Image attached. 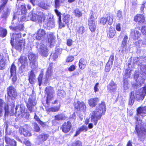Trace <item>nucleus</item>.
<instances>
[{"label":"nucleus","mask_w":146,"mask_h":146,"mask_svg":"<svg viewBox=\"0 0 146 146\" xmlns=\"http://www.w3.org/2000/svg\"><path fill=\"white\" fill-rule=\"evenodd\" d=\"M10 72L11 75L16 74V67L14 64H12L10 68Z\"/></svg>","instance_id":"49530a36"},{"label":"nucleus","mask_w":146,"mask_h":146,"mask_svg":"<svg viewBox=\"0 0 146 146\" xmlns=\"http://www.w3.org/2000/svg\"><path fill=\"white\" fill-rule=\"evenodd\" d=\"M146 94V87L145 86L141 89L140 92L133 91L130 95L129 104L132 105L133 103L135 98L138 100H143Z\"/></svg>","instance_id":"f03ea898"},{"label":"nucleus","mask_w":146,"mask_h":146,"mask_svg":"<svg viewBox=\"0 0 146 146\" xmlns=\"http://www.w3.org/2000/svg\"><path fill=\"white\" fill-rule=\"evenodd\" d=\"M34 118L36 121L38 122L41 125H42L43 124V122L40 121L39 118H38L36 115V113H35Z\"/></svg>","instance_id":"13d9d810"},{"label":"nucleus","mask_w":146,"mask_h":146,"mask_svg":"<svg viewBox=\"0 0 146 146\" xmlns=\"http://www.w3.org/2000/svg\"><path fill=\"white\" fill-rule=\"evenodd\" d=\"M55 12L56 13V15L58 17V19L59 21V27L60 28L64 27L65 26V25L64 24L60 22V19H61V13L59 12L57 10L55 9Z\"/></svg>","instance_id":"473e14b6"},{"label":"nucleus","mask_w":146,"mask_h":146,"mask_svg":"<svg viewBox=\"0 0 146 146\" xmlns=\"http://www.w3.org/2000/svg\"><path fill=\"white\" fill-rule=\"evenodd\" d=\"M124 90L126 92L129 87V85L128 84V82L127 81H125L123 84Z\"/></svg>","instance_id":"de8ad7c7"},{"label":"nucleus","mask_w":146,"mask_h":146,"mask_svg":"<svg viewBox=\"0 0 146 146\" xmlns=\"http://www.w3.org/2000/svg\"><path fill=\"white\" fill-rule=\"evenodd\" d=\"M8 96L11 100H14L17 96V93L16 90L12 86H10L7 88Z\"/></svg>","instance_id":"6e6552de"},{"label":"nucleus","mask_w":146,"mask_h":146,"mask_svg":"<svg viewBox=\"0 0 146 146\" xmlns=\"http://www.w3.org/2000/svg\"><path fill=\"white\" fill-rule=\"evenodd\" d=\"M71 123L69 121L64 122L62 125L61 129L65 133L69 132L72 127Z\"/></svg>","instance_id":"9b49d317"},{"label":"nucleus","mask_w":146,"mask_h":146,"mask_svg":"<svg viewBox=\"0 0 146 146\" xmlns=\"http://www.w3.org/2000/svg\"><path fill=\"white\" fill-rule=\"evenodd\" d=\"M21 37V34L19 33L18 34L13 33L12 34V36L11 37V43L13 46V42H18L19 38Z\"/></svg>","instance_id":"412c9836"},{"label":"nucleus","mask_w":146,"mask_h":146,"mask_svg":"<svg viewBox=\"0 0 146 146\" xmlns=\"http://www.w3.org/2000/svg\"><path fill=\"white\" fill-rule=\"evenodd\" d=\"M107 21L108 24L109 25H111L113 22V16L112 15L108 14L107 15Z\"/></svg>","instance_id":"2f4dec72"},{"label":"nucleus","mask_w":146,"mask_h":146,"mask_svg":"<svg viewBox=\"0 0 146 146\" xmlns=\"http://www.w3.org/2000/svg\"><path fill=\"white\" fill-rule=\"evenodd\" d=\"M10 11V10L9 9H6V10L4 11V13L1 16V17L6 19L9 15Z\"/></svg>","instance_id":"ea45409f"},{"label":"nucleus","mask_w":146,"mask_h":146,"mask_svg":"<svg viewBox=\"0 0 146 146\" xmlns=\"http://www.w3.org/2000/svg\"><path fill=\"white\" fill-rule=\"evenodd\" d=\"M37 16L38 15L37 14H33L32 13V16L31 20L35 21H37Z\"/></svg>","instance_id":"4d7b16f0"},{"label":"nucleus","mask_w":146,"mask_h":146,"mask_svg":"<svg viewBox=\"0 0 146 146\" xmlns=\"http://www.w3.org/2000/svg\"><path fill=\"white\" fill-rule=\"evenodd\" d=\"M98 101V99L97 98H91L88 100V103L90 106L93 107L96 106Z\"/></svg>","instance_id":"a878e982"},{"label":"nucleus","mask_w":146,"mask_h":146,"mask_svg":"<svg viewBox=\"0 0 146 146\" xmlns=\"http://www.w3.org/2000/svg\"><path fill=\"white\" fill-rule=\"evenodd\" d=\"M36 57V56L35 54L32 53L29 54V58L30 62L35 61Z\"/></svg>","instance_id":"c03bdc74"},{"label":"nucleus","mask_w":146,"mask_h":146,"mask_svg":"<svg viewBox=\"0 0 146 146\" xmlns=\"http://www.w3.org/2000/svg\"><path fill=\"white\" fill-rule=\"evenodd\" d=\"M60 107L59 106L54 107H53L49 108L48 107H46V110L47 112H56L58 111L60 109Z\"/></svg>","instance_id":"f704fd0d"},{"label":"nucleus","mask_w":146,"mask_h":146,"mask_svg":"<svg viewBox=\"0 0 146 146\" xmlns=\"http://www.w3.org/2000/svg\"><path fill=\"white\" fill-rule=\"evenodd\" d=\"M49 137L47 134H42L39 135L37 137V140L40 143L46 141Z\"/></svg>","instance_id":"aec40b11"},{"label":"nucleus","mask_w":146,"mask_h":146,"mask_svg":"<svg viewBox=\"0 0 146 146\" xmlns=\"http://www.w3.org/2000/svg\"><path fill=\"white\" fill-rule=\"evenodd\" d=\"M134 20L141 24L143 23L145 21L144 16L143 14H137L134 17Z\"/></svg>","instance_id":"a211bd4d"},{"label":"nucleus","mask_w":146,"mask_h":146,"mask_svg":"<svg viewBox=\"0 0 146 146\" xmlns=\"http://www.w3.org/2000/svg\"><path fill=\"white\" fill-rule=\"evenodd\" d=\"M15 114L16 115L22 117L25 114V108L20 106H17L15 108Z\"/></svg>","instance_id":"ddd939ff"},{"label":"nucleus","mask_w":146,"mask_h":146,"mask_svg":"<svg viewBox=\"0 0 146 146\" xmlns=\"http://www.w3.org/2000/svg\"><path fill=\"white\" fill-rule=\"evenodd\" d=\"M5 111V115H7L9 113V108L8 104L4 102L1 99H0V116H2L3 114L2 110L3 106Z\"/></svg>","instance_id":"0eeeda50"},{"label":"nucleus","mask_w":146,"mask_h":146,"mask_svg":"<svg viewBox=\"0 0 146 146\" xmlns=\"http://www.w3.org/2000/svg\"><path fill=\"white\" fill-rule=\"evenodd\" d=\"M136 119L138 121V123L137 124L135 128V130L137 133L139 137L141 139H143L145 137L146 135V128L143 130L141 129L142 125L141 121L140 119H138V118L136 117Z\"/></svg>","instance_id":"20e7f679"},{"label":"nucleus","mask_w":146,"mask_h":146,"mask_svg":"<svg viewBox=\"0 0 146 146\" xmlns=\"http://www.w3.org/2000/svg\"><path fill=\"white\" fill-rule=\"evenodd\" d=\"M46 34L45 31L43 29H39L36 33V38L39 40L44 38Z\"/></svg>","instance_id":"2eb2a0df"},{"label":"nucleus","mask_w":146,"mask_h":146,"mask_svg":"<svg viewBox=\"0 0 146 146\" xmlns=\"http://www.w3.org/2000/svg\"><path fill=\"white\" fill-rule=\"evenodd\" d=\"M58 94L59 96L62 97L65 95V93L64 90H60L58 91Z\"/></svg>","instance_id":"603ef678"},{"label":"nucleus","mask_w":146,"mask_h":146,"mask_svg":"<svg viewBox=\"0 0 146 146\" xmlns=\"http://www.w3.org/2000/svg\"><path fill=\"white\" fill-rule=\"evenodd\" d=\"M15 48L19 51H21L25 45V41L21 40L18 42H15Z\"/></svg>","instance_id":"6ab92c4d"},{"label":"nucleus","mask_w":146,"mask_h":146,"mask_svg":"<svg viewBox=\"0 0 146 146\" xmlns=\"http://www.w3.org/2000/svg\"><path fill=\"white\" fill-rule=\"evenodd\" d=\"M88 130V127L85 126L83 125L80 128H78L76 132V134L75 136H76L79 135L82 131H86Z\"/></svg>","instance_id":"c756f323"},{"label":"nucleus","mask_w":146,"mask_h":146,"mask_svg":"<svg viewBox=\"0 0 146 146\" xmlns=\"http://www.w3.org/2000/svg\"><path fill=\"white\" fill-rule=\"evenodd\" d=\"M62 0H55V7L56 8L59 7V3Z\"/></svg>","instance_id":"680f3d73"},{"label":"nucleus","mask_w":146,"mask_h":146,"mask_svg":"<svg viewBox=\"0 0 146 146\" xmlns=\"http://www.w3.org/2000/svg\"><path fill=\"white\" fill-rule=\"evenodd\" d=\"M24 143L27 146H31L30 142L27 140H25L24 141Z\"/></svg>","instance_id":"774afa93"},{"label":"nucleus","mask_w":146,"mask_h":146,"mask_svg":"<svg viewBox=\"0 0 146 146\" xmlns=\"http://www.w3.org/2000/svg\"><path fill=\"white\" fill-rule=\"evenodd\" d=\"M45 91L47 97L46 103L48 104L49 101L53 98L54 94V90L53 88L49 86L46 87Z\"/></svg>","instance_id":"39448f33"},{"label":"nucleus","mask_w":146,"mask_h":146,"mask_svg":"<svg viewBox=\"0 0 146 146\" xmlns=\"http://www.w3.org/2000/svg\"><path fill=\"white\" fill-rule=\"evenodd\" d=\"M76 69V67L74 65L71 66L68 68V70L70 72L73 71Z\"/></svg>","instance_id":"0e129e2a"},{"label":"nucleus","mask_w":146,"mask_h":146,"mask_svg":"<svg viewBox=\"0 0 146 146\" xmlns=\"http://www.w3.org/2000/svg\"><path fill=\"white\" fill-rule=\"evenodd\" d=\"M31 68L33 70H36L38 67V64L35 61L30 62V63Z\"/></svg>","instance_id":"a19ab883"},{"label":"nucleus","mask_w":146,"mask_h":146,"mask_svg":"<svg viewBox=\"0 0 146 146\" xmlns=\"http://www.w3.org/2000/svg\"><path fill=\"white\" fill-rule=\"evenodd\" d=\"M97 17L96 14L93 13L88 20V25L90 30L92 32L95 31L96 29V26L94 22V19Z\"/></svg>","instance_id":"423d86ee"},{"label":"nucleus","mask_w":146,"mask_h":146,"mask_svg":"<svg viewBox=\"0 0 146 146\" xmlns=\"http://www.w3.org/2000/svg\"><path fill=\"white\" fill-rule=\"evenodd\" d=\"M66 118V117L64 115L60 114L56 115L54 117V119L56 120L59 121L64 119Z\"/></svg>","instance_id":"e433bc0d"},{"label":"nucleus","mask_w":146,"mask_h":146,"mask_svg":"<svg viewBox=\"0 0 146 146\" xmlns=\"http://www.w3.org/2000/svg\"><path fill=\"white\" fill-rule=\"evenodd\" d=\"M131 70L129 69H126L125 71V76L127 77H129L131 74Z\"/></svg>","instance_id":"5fc2aeb1"},{"label":"nucleus","mask_w":146,"mask_h":146,"mask_svg":"<svg viewBox=\"0 0 146 146\" xmlns=\"http://www.w3.org/2000/svg\"><path fill=\"white\" fill-rule=\"evenodd\" d=\"M115 34V30L114 28L110 27L109 29L108 34L109 36L111 38H113Z\"/></svg>","instance_id":"72a5a7b5"},{"label":"nucleus","mask_w":146,"mask_h":146,"mask_svg":"<svg viewBox=\"0 0 146 146\" xmlns=\"http://www.w3.org/2000/svg\"><path fill=\"white\" fill-rule=\"evenodd\" d=\"M63 21L65 23L67 24L70 20V16L68 15H64L63 18Z\"/></svg>","instance_id":"a18cd8bd"},{"label":"nucleus","mask_w":146,"mask_h":146,"mask_svg":"<svg viewBox=\"0 0 146 146\" xmlns=\"http://www.w3.org/2000/svg\"><path fill=\"white\" fill-rule=\"evenodd\" d=\"M47 35L48 42L49 43L50 47H52L54 43V37L52 34L50 32L48 33Z\"/></svg>","instance_id":"4be33fe9"},{"label":"nucleus","mask_w":146,"mask_h":146,"mask_svg":"<svg viewBox=\"0 0 146 146\" xmlns=\"http://www.w3.org/2000/svg\"><path fill=\"white\" fill-rule=\"evenodd\" d=\"M6 60L3 56L0 54V70L3 69L5 64Z\"/></svg>","instance_id":"c85d7f7f"},{"label":"nucleus","mask_w":146,"mask_h":146,"mask_svg":"<svg viewBox=\"0 0 146 146\" xmlns=\"http://www.w3.org/2000/svg\"><path fill=\"white\" fill-rule=\"evenodd\" d=\"M35 75L33 70H32L29 73V80L30 83L31 84H34L35 83Z\"/></svg>","instance_id":"b1692460"},{"label":"nucleus","mask_w":146,"mask_h":146,"mask_svg":"<svg viewBox=\"0 0 146 146\" xmlns=\"http://www.w3.org/2000/svg\"><path fill=\"white\" fill-rule=\"evenodd\" d=\"M74 14L76 16L80 17L82 16L81 12L78 9H76L74 11Z\"/></svg>","instance_id":"8fccbe9b"},{"label":"nucleus","mask_w":146,"mask_h":146,"mask_svg":"<svg viewBox=\"0 0 146 146\" xmlns=\"http://www.w3.org/2000/svg\"><path fill=\"white\" fill-rule=\"evenodd\" d=\"M131 37L134 40L138 38L141 35V33L139 31L136 29L131 30Z\"/></svg>","instance_id":"f3484780"},{"label":"nucleus","mask_w":146,"mask_h":146,"mask_svg":"<svg viewBox=\"0 0 146 146\" xmlns=\"http://www.w3.org/2000/svg\"><path fill=\"white\" fill-rule=\"evenodd\" d=\"M117 85L113 81L109 83L107 86V89L111 93H114L116 91Z\"/></svg>","instance_id":"dca6fc26"},{"label":"nucleus","mask_w":146,"mask_h":146,"mask_svg":"<svg viewBox=\"0 0 146 146\" xmlns=\"http://www.w3.org/2000/svg\"><path fill=\"white\" fill-rule=\"evenodd\" d=\"M111 67L110 65L108 63L106 64L105 68V71L106 72H109L110 69Z\"/></svg>","instance_id":"bf43d9fd"},{"label":"nucleus","mask_w":146,"mask_h":146,"mask_svg":"<svg viewBox=\"0 0 146 146\" xmlns=\"http://www.w3.org/2000/svg\"><path fill=\"white\" fill-rule=\"evenodd\" d=\"M29 126L28 125H25L23 127H21L19 128V131L21 134H23L25 136H31V133L26 130Z\"/></svg>","instance_id":"f8f14e48"},{"label":"nucleus","mask_w":146,"mask_h":146,"mask_svg":"<svg viewBox=\"0 0 146 146\" xmlns=\"http://www.w3.org/2000/svg\"><path fill=\"white\" fill-rule=\"evenodd\" d=\"M142 33L145 35H146V26H143L141 29Z\"/></svg>","instance_id":"338daca9"},{"label":"nucleus","mask_w":146,"mask_h":146,"mask_svg":"<svg viewBox=\"0 0 146 146\" xmlns=\"http://www.w3.org/2000/svg\"><path fill=\"white\" fill-rule=\"evenodd\" d=\"M34 126V131L36 132H38L40 130V128L37 124L36 123L34 122L33 123Z\"/></svg>","instance_id":"09e8293b"},{"label":"nucleus","mask_w":146,"mask_h":146,"mask_svg":"<svg viewBox=\"0 0 146 146\" xmlns=\"http://www.w3.org/2000/svg\"><path fill=\"white\" fill-rule=\"evenodd\" d=\"M53 70L52 68L50 66L48 68L46 71V80H48L49 78H51L53 75Z\"/></svg>","instance_id":"393cba45"},{"label":"nucleus","mask_w":146,"mask_h":146,"mask_svg":"<svg viewBox=\"0 0 146 146\" xmlns=\"http://www.w3.org/2000/svg\"><path fill=\"white\" fill-rule=\"evenodd\" d=\"M107 22V19L106 18L103 17L100 20V23L103 25H105Z\"/></svg>","instance_id":"6e6d98bb"},{"label":"nucleus","mask_w":146,"mask_h":146,"mask_svg":"<svg viewBox=\"0 0 146 146\" xmlns=\"http://www.w3.org/2000/svg\"><path fill=\"white\" fill-rule=\"evenodd\" d=\"M137 115H140L143 116L146 114V107H140L137 110Z\"/></svg>","instance_id":"5701e85b"},{"label":"nucleus","mask_w":146,"mask_h":146,"mask_svg":"<svg viewBox=\"0 0 146 146\" xmlns=\"http://www.w3.org/2000/svg\"><path fill=\"white\" fill-rule=\"evenodd\" d=\"M106 110L105 104L104 102H102L96 107L95 111H93L91 114V120L94 123V125H97L98 120L101 118L103 113H104Z\"/></svg>","instance_id":"f257e3e1"},{"label":"nucleus","mask_w":146,"mask_h":146,"mask_svg":"<svg viewBox=\"0 0 146 146\" xmlns=\"http://www.w3.org/2000/svg\"><path fill=\"white\" fill-rule=\"evenodd\" d=\"M71 146H82V143L80 141H77L72 143Z\"/></svg>","instance_id":"3c124183"},{"label":"nucleus","mask_w":146,"mask_h":146,"mask_svg":"<svg viewBox=\"0 0 146 146\" xmlns=\"http://www.w3.org/2000/svg\"><path fill=\"white\" fill-rule=\"evenodd\" d=\"M45 18V15L43 13H40L38 15L37 21L38 22H41L44 21Z\"/></svg>","instance_id":"c9c22d12"},{"label":"nucleus","mask_w":146,"mask_h":146,"mask_svg":"<svg viewBox=\"0 0 146 146\" xmlns=\"http://www.w3.org/2000/svg\"><path fill=\"white\" fill-rule=\"evenodd\" d=\"M27 58L24 56H21L19 59V61L21 64L22 65L24 66V67H25V66L27 65Z\"/></svg>","instance_id":"cd10ccee"},{"label":"nucleus","mask_w":146,"mask_h":146,"mask_svg":"<svg viewBox=\"0 0 146 146\" xmlns=\"http://www.w3.org/2000/svg\"><path fill=\"white\" fill-rule=\"evenodd\" d=\"M38 51L42 56L44 57H46L48 55V50L46 46L43 44H41L37 46Z\"/></svg>","instance_id":"9d476101"},{"label":"nucleus","mask_w":146,"mask_h":146,"mask_svg":"<svg viewBox=\"0 0 146 146\" xmlns=\"http://www.w3.org/2000/svg\"><path fill=\"white\" fill-rule=\"evenodd\" d=\"M128 39V37L127 36V35H125L122 41L121 44L122 47L124 48L126 46Z\"/></svg>","instance_id":"79ce46f5"},{"label":"nucleus","mask_w":146,"mask_h":146,"mask_svg":"<svg viewBox=\"0 0 146 146\" xmlns=\"http://www.w3.org/2000/svg\"><path fill=\"white\" fill-rule=\"evenodd\" d=\"M27 106L29 110L31 112L36 104L35 99L32 96H30L27 101H26Z\"/></svg>","instance_id":"1a4fd4ad"},{"label":"nucleus","mask_w":146,"mask_h":146,"mask_svg":"<svg viewBox=\"0 0 146 146\" xmlns=\"http://www.w3.org/2000/svg\"><path fill=\"white\" fill-rule=\"evenodd\" d=\"M74 105L75 109L78 110H85L86 108V105L83 102L77 101L76 103H74Z\"/></svg>","instance_id":"4468645a"},{"label":"nucleus","mask_w":146,"mask_h":146,"mask_svg":"<svg viewBox=\"0 0 146 146\" xmlns=\"http://www.w3.org/2000/svg\"><path fill=\"white\" fill-rule=\"evenodd\" d=\"M5 141L6 143L11 146H16L17 142L14 139H11L8 137H5Z\"/></svg>","instance_id":"bb28decb"},{"label":"nucleus","mask_w":146,"mask_h":146,"mask_svg":"<svg viewBox=\"0 0 146 146\" xmlns=\"http://www.w3.org/2000/svg\"><path fill=\"white\" fill-rule=\"evenodd\" d=\"M79 66L80 68L82 69H84L86 66V64L84 61L82 59H81L79 62Z\"/></svg>","instance_id":"37998d69"},{"label":"nucleus","mask_w":146,"mask_h":146,"mask_svg":"<svg viewBox=\"0 0 146 146\" xmlns=\"http://www.w3.org/2000/svg\"><path fill=\"white\" fill-rule=\"evenodd\" d=\"M146 94V87L145 86L141 89L140 92L133 91L130 95L129 104L132 105L133 103L135 98L138 100H143Z\"/></svg>","instance_id":"7ed1b4c3"},{"label":"nucleus","mask_w":146,"mask_h":146,"mask_svg":"<svg viewBox=\"0 0 146 146\" xmlns=\"http://www.w3.org/2000/svg\"><path fill=\"white\" fill-rule=\"evenodd\" d=\"M140 68L142 70L143 72H146V66L142 65L141 66Z\"/></svg>","instance_id":"69168bd1"},{"label":"nucleus","mask_w":146,"mask_h":146,"mask_svg":"<svg viewBox=\"0 0 146 146\" xmlns=\"http://www.w3.org/2000/svg\"><path fill=\"white\" fill-rule=\"evenodd\" d=\"M7 34V31L6 29L0 27V36L3 37L5 36Z\"/></svg>","instance_id":"4c0bfd02"},{"label":"nucleus","mask_w":146,"mask_h":146,"mask_svg":"<svg viewBox=\"0 0 146 146\" xmlns=\"http://www.w3.org/2000/svg\"><path fill=\"white\" fill-rule=\"evenodd\" d=\"M74 59V57L73 56H69L67 57L66 61L68 62H70L72 61Z\"/></svg>","instance_id":"864d4df0"},{"label":"nucleus","mask_w":146,"mask_h":146,"mask_svg":"<svg viewBox=\"0 0 146 146\" xmlns=\"http://www.w3.org/2000/svg\"><path fill=\"white\" fill-rule=\"evenodd\" d=\"M43 77L42 74H40L38 78V81L39 82V85L40 86L41 84V82L42 80V79Z\"/></svg>","instance_id":"052dcab7"},{"label":"nucleus","mask_w":146,"mask_h":146,"mask_svg":"<svg viewBox=\"0 0 146 146\" xmlns=\"http://www.w3.org/2000/svg\"><path fill=\"white\" fill-rule=\"evenodd\" d=\"M11 77H12V81L13 83L15 82L17 80V77L16 74L13 75H11Z\"/></svg>","instance_id":"e2e57ef3"},{"label":"nucleus","mask_w":146,"mask_h":146,"mask_svg":"<svg viewBox=\"0 0 146 146\" xmlns=\"http://www.w3.org/2000/svg\"><path fill=\"white\" fill-rule=\"evenodd\" d=\"M85 31V29L84 26H80L77 29L76 33L79 35H82L84 33Z\"/></svg>","instance_id":"58836bf2"},{"label":"nucleus","mask_w":146,"mask_h":146,"mask_svg":"<svg viewBox=\"0 0 146 146\" xmlns=\"http://www.w3.org/2000/svg\"><path fill=\"white\" fill-rule=\"evenodd\" d=\"M32 13L31 12L27 14L26 16L23 15L22 16V18L21 21H28L31 20L32 19Z\"/></svg>","instance_id":"7c9ffc66"}]
</instances>
